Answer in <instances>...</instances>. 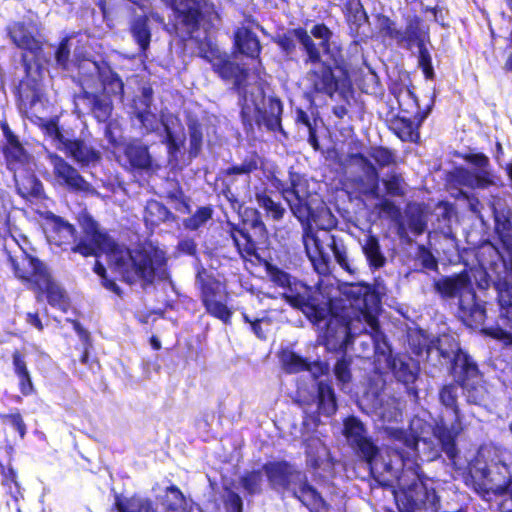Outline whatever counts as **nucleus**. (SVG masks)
Segmentation results:
<instances>
[{
  "instance_id": "c03bdc74",
  "label": "nucleus",
  "mask_w": 512,
  "mask_h": 512,
  "mask_svg": "<svg viewBox=\"0 0 512 512\" xmlns=\"http://www.w3.org/2000/svg\"><path fill=\"white\" fill-rule=\"evenodd\" d=\"M261 159L257 154L247 156L239 165H234L227 169V174H250L261 167Z\"/></svg>"
},
{
  "instance_id": "dca6fc26",
  "label": "nucleus",
  "mask_w": 512,
  "mask_h": 512,
  "mask_svg": "<svg viewBox=\"0 0 512 512\" xmlns=\"http://www.w3.org/2000/svg\"><path fill=\"white\" fill-rule=\"evenodd\" d=\"M392 371L395 379L406 387L409 395L418 396L415 382L419 377V361L406 354L393 355L391 349L382 359Z\"/></svg>"
},
{
  "instance_id": "393cba45",
  "label": "nucleus",
  "mask_w": 512,
  "mask_h": 512,
  "mask_svg": "<svg viewBox=\"0 0 512 512\" xmlns=\"http://www.w3.org/2000/svg\"><path fill=\"white\" fill-rule=\"evenodd\" d=\"M124 159L131 170L150 173L159 167L152 158L148 146L141 142L127 144L124 149Z\"/></svg>"
},
{
  "instance_id": "b1692460",
  "label": "nucleus",
  "mask_w": 512,
  "mask_h": 512,
  "mask_svg": "<svg viewBox=\"0 0 512 512\" xmlns=\"http://www.w3.org/2000/svg\"><path fill=\"white\" fill-rule=\"evenodd\" d=\"M63 151L81 167L95 166L101 159V154L90 144L81 139L62 140Z\"/></svg>"
},
{
  "instance_id": "5701e85b",
  "label": "nucleus",
  "mask_w": 512,
  "mask_h": 512,
  "mask_svg": "<svg viewBox=\"0 0 512 512\" xmlns=\"http://www.w3.org/2000/svg\"><path fill=\"white\" fill-rule=\"evenodd\" d=\"M352 158L362 170V175L359 176L357 180L360 191L368 197L380 199L382 194L380 192V179L376 167L363 154H355Z\"/></svg>"
},
{
  "instance_id": "7ed1b4c3",
  "label": "nucleus",
  "mask_w": 512,
  "mask_h": 512,
  "mask_svg": "<svg viewBox=\"0 0 512 512\" xmlns=\"http://www.w3.org/2000/svg\"><path fill=\"white\" fill-rule=\"evenodd\" d=\"M79 223L83 235L72 246V252L84 257L106 254L110 267L129 284L139 281L151 284L156 274L162 279L165 278V259L162 252L145 249L131 251L115 243L99 229L97 222L87 213L80 215Z\"/></svg>"
},
{
  "instance_id": "79ce46f5",
  "label": "nucleus",
  "mask_w": 512,
  "mask_h": 512,
  "mask_svg": "<svg viewBox=\"0 0 512 512\" xmlns=\"http://www.w3.org/2000/svg\"><path fill=\"white\" fill-rule=\"evenodd\" d=\"M310 37H314L319 40L316 46L319 48V52L323 50L324 53L329 54L330 52V40L333 36V32L323 23L314 25L308 32Z\"/></svg>"
},
{
  "instance_id": "4c0bfd02",
  "label": "nucleus",
  "mask_w": 512,
  "mask_h": 512,
  "mask_svg": "<svg viewBox=\"0 0 512 512\" xmlns=\"http://www.w3.org/2000/svg\"><path fill=\"white\" fill-rule=\"evenodd\" d=\"M361 245L370 267L377 269L384 266L386 258L381 251L377 237L369 235L361 242Z\"/></svg>"
},
{
  "instance_id": "3c124183",
  "label": "nucleus",
  "mask_w": 512,
  "mask_h": 512,
  "mask_svg": "<svg viewBox=\"0 0 512 512\" xmlns=\"http://www.w3.org/2000/svg\"><path fill=\"white\" fill-rule=\"evenodd\" d=\"M350 366L351 359L346 357L338 359L334 365V374L342 389H345L351 380Z\"/></svg>"
},
{
  "instance_id": "ddd939ff",
  "label": "nucleus",
  "mask_w": 512,
  "mask_h": 512,
  "mask_svg": "<svg viewBox=\"0 0 512 512\" xmlns=\"http://www.w3.org/2000/svg\"><path fill=\"white\" fill-rule=\"evenodd\" d=\"M465 160L472 164L473 168L456 169L452 175L455 185L470 189H484L495 185V176L490 169L488 157L482 153H472L467 155Z\"/></svg>"
},
{
  "instance_id": "864d4df0",
  "label": "nucleus",
  "mask_w": 512,
  "mask_h": 512,
  "mask_svg": "<svg viewBox=\"0 0 512 512\" xmlns=\"http://www.w3.org/2000/svg\"><path fill=\"white\" fill-rule=\"evenodd\" d=\"M378 27L380 33L389 39L398 42V38L401 35V29L396 27V24L387 16H380L378 18Z\"/></svg>"
},
{
  "instance_id": "bf43d9fd",
  "label": "nucleus",
  "mask_w": 512,
  "mask_h": 512,
  "mask_svg": "<svg viewBox=\"0 0 512 512\" xmlns=\"http://www.w3.org/2000/svg\"><path fill=\"white\" fill-rule=\"evenodd\" d=\"M46 134L51 138L58 150L63 149L62 140H69L59 129L56 123L50 122L46 125Z\"/></svg>"
},
{
  "instance_id": "72a5a7b5",
  "label": "nucleus",
  "mask_w": 512,
  "mask_h": 512,
  "mask_svg": "<svg viewBox=\"0 0 512 512\" xmlns=\"http://www.w3.org/2000/svg\"><path fill=\"white\" fill-rule=\"evenodd\" d=\"M389 436L395 441L393 449L398 453L400 458L404 460L406 457L409 458L411 453L417 452L419 440L411 435H408L402 429H387Z\"/></svg>"
},
{
  "instance_id": "69168bd1",
  "label": "nucleus",
  "mask_w": 512,
  "mask_h": 512,
  "mask_svg": "<svg viewBox=\"0 0 512 512\" xmlns=\"http://www.w3.org/2000/svg\"><path fill=\"white\" fill-rule=\"evenodd\" d=\"M226 504L230 512H242L243 502L241 497L236 492H228Z\"/></svg>"
},
{
  "instance_id": "f8f14e48",
  "label": "nucleus",
  "mask_w": 512,
  "mask_h": 512,
  "mask_svg": "<svg viewBox=\"0 0 512 512\" xmlns=\"http://www.w3.org/2000/svg\"><path fill=\"white\" fill-rule=\"evenodd\" d=\"M425 353L428 361L435 356L441 357L445 364H451V373L454 378H459L464 373L475 375L477 372L476 363L459 348L452 336L442 335L432 340L427 345Z\"/></svg>"
},
{
  "instance_id": "bb28decb",
  "label": "nucleus",
  "mask_w": 512,
  "mask_h": 512,
  "mask_svg": "<svg viewBox=\"0 0 512 512\" xmlns=\"http://www.w3.org/2000/svg\"><path fill=\"white\" fill-rule=\"evenodd\" d=\"M281 361L286 372L299 373L307 371L313 379H317L321 376L327 367L326 364L320 361L309 362L293 351H284L281 356Z\"/></svg>"
},
{
  "instance_id": "f257e3e1",
  "label": "nucleus",
  "mask_w": 512,
  "mask_h": 512,
  "mask_svg": "<svg viewBox=\"0 0 512 512\" xmlns=\"http://www.w3.org/2000/svg\"><path fill=\"white\" fill-rule=\"evenodd\" d=\"M209 24L204 23L202 30L193 38L198 44V51L202 58L209 61L213 70L224 80L232 81L239 94L241 105V118L245 127L252 129L256 123L264 126L268 131L280 132L286 135L282 128L281 118L283 105L280 99L267 96L265 84L238 64L229 60L226 53L208 35Z\"/></svg>"
},
{
  "instance_id": "6e6552de",
  "label": "nucleus",
  "mask_w": 512,
  "mask_h": 512,
  "mask_svg": "<svg viewBox=\"0 0 512 512\" xmlns=\"http://www.w3.org/2000/svg\"><path fill=\"white\" fill-rule=\"evenodd\" d=\"M433 287L444 299L458 298L459 315L470 325H479L485 320V308L476 301V294L467 272L442 276L435 279Z\"/></svg>"
},
{
  "instance_id": "774afa93",
  "label": "nucleus",
  "mask_w": 512,
  "mask_h": 512,
  "mask_svg": "<svg viewBox=\"0 0 512 512\" xmlns=\"http://www.w3.org/2000/svg\"><path fill=\"white\" fill-rule=\"evenodd\" d=\"M459 193L463 195L464 198L468 201V206L471 212L476 214L481 220L483 219L480 211V202L473 195H469L467 192H464L462 189L459 190Z\"/></svg>"
},
{
  "instance_id": "c85d7f7f",
  "label": "nucleus",
  "mask_w": 512,
  "mask_h": 512,
  "mask_svg": "<svg viewBox=\"0 0 512 512\" xmlns=\"http://www.w3.org/2000/svg\"><path fill=\"white\" fill-rule=\"evenodd\" d=\"M33 32V27L24 22H16L8 28V34L17 47L36 55L40 49V43L34 37Z\"/></svg>"
},
{
  "instance_id": "13d9d810",
  "label": "nucleus",
  "mask_w": 512,
  "mask_h": 512,
  "mask_svg": "<svg viewBox=\"0 0 512 512\" xmlns=\"http://www.w3.org/2000/svg\"><path fill=\"white\" fill-rule=\"evenodd\" d=\"M0 418L3 422H7L12 427H14L18 431L20 437L24 438L26 434V425L20 413L16 412L13 414H0Z\"/></svg>"
},
{
  "instance_id": "c9c22d12",
  "label": "nucleus",
  "mask_w": 512,
  "mask_h": 512,
  "mask_svg": "<svg viewBox=\"0 0 512 512\" xmlns=\"http://www.w3.org/2000/svg\"><path fill=\"white\" fill-rule=\"evenodd\" d=\"M115 506L118 512H159L157 503L139 495L123 499L117 498Z\"/></svg>"
},
{
  "instance_id": "37998d69",
  "label": "nucleus",
  "mask_w": 512,
  "mask_h": 512,
  "mask_svg": "<svg viewBox=\"0 0 512 512\" xmlns=\"http://www.w3.org/2000/svg\"><path fill=\"white\" fill-rule=\"evenodd\" d=\"M386 193L393 197H401L405 194L404 179L400 174L390 172L386 178L382 179Z\"/></svg>"
},
{
  "instance_id": "8fccbe9b",
  "label": "nucleus",
  "mask_w": 512,
  "mask_h": 512,
  "mask_svg": "<svg viewBox=\"0 0 512 512\" xmlns=\"http://www.w3.org/2000/svg\"><path fill=\"white\" fill-rule=\"evenodd\" d=\"M5 156L9 166L23 163L27 157L25 150L14 137L9 139V146L5 149Z\"/></svg>"
},
{
  "instance_id": "2eb2a0df",
  "label": "nucleus",
  "mask_w": 512,
  "mask_h": 512,
  "mask_svg": "<svg viewBox=\"0 0 512 512\" xmlns=\"http://www.w3.org/2000/svg\"><path fill=\"white\" fill-rule=\"evenodd\" d=\"M337 410V401L332 384L325 381H319L312 395L311 402L307 403L304 412L306 414L303 420V426L306 429L315 428L320 423V416L330 417Z\"/></svg>"
},
{
  "instance_id": "49530a36",
  "label": "nucleus",
  "mask_w": 512,
  "mask_h": 512,
  "mask_svg": "<svg viewBox=\"0 0 512 512\" xmlns=\"http://www.w3.org/2000/svg\"><path fill=\"white\" fill-rule=\"evenodd\" d=\"M290 186L283 190V196L298 197L308 195L306 180L297 173H290L289 176Z\"/></svg>"
},
{
  "instance_id": "58836bf2",
  "label": "nucleus",
  "mask_w": 512,
  "mask_h": 512,
  "mask_svg": "<svg viewBox=\"0 0 512 512\" xmlns=\"http://www.w3.org/2000/svg\"><path fill=\"white\" fill-rule=\"evenodd\" d=\"M163 505L168 511L188 512V502L176 486L167 488Z\"/></svg>"
},
{
  "instance_id": "7c9ffc66",
  "label": "nucleus",
  "mask_w": 512,
  "mask_h": 512,
  "mask_svg": "<svg viewBox=\"0 0 512 512\" xmlns=\"http://www.w3.org/2000/svg\"><path fill=\"white\" fill-rule=\"evenodd\" d=\"M430 111L428 108L425 112L421 113L419 111L416 112L417 124L414 120L406 116H398L392 123L393 129L399 138L403 141L416 142L419 138L418 127L422 124V122L426 119Z\"/></svg>"
},
{
  "instance_id": "412c9836",
  "label": "nucleus",
  "mask_w": 512,
  "mask_h": 512,
  "mask_svg": "<svg viewBox=\"0 0 512 512\" xmlns=\"http://www.w3.org/2000/svg\"><path fill=\"white\" fill-rule=\"evenodd\" d=\"M398 487L410 510L420 511L426 506V500L429 499L430 495L424 488L416 470L403 471L398 477Z\"/></svg>"
},
{
  "instance_id": "4d7b16f0",
  "label": "nucleus",
  "mask_w": 512,
  "mask_h": 512,
  "mask_svg": "<svg viewBox=\"0 0 512 512\" xmlns=\"http://www.w3.org/2000/svg\"><path fill=\"white\" fill-rule=\"evenodd\" d=\"M417 260L420 262L421 266L425 269L434 271V270H437V268H438V261H437L436 257L424 245H420L418 247Z\"/></svg>"
},
{
  "instance_id": "6e6d98bb",
  "label": "nucleus",
  "mask_w": 512,
  "mask_h": 512,
  "mask_svg": "<svg viewBox=\"0 0 512 512\" xmlns=\"http://www.w3.org/2000/svg\"><path fill=\"white\" fill-rule=\"evenodd\" d=\"M369 156L380 166L386 167L395 162L393 153L384 147L372 148L369 152Z\"/></svg>"
},
{
  "instance_id": "aec40b11",
  "label": "nucleus",
  "mask_w": 512,
  "mask_h": 512,
  "mask_svg": "<svg viewBox=\"0 0 512 512\" xmlns=\"http://www.w3.org/2000/svg\"><path fill=\"white\" fill-rule=\"evenodd\" d=\"M49 161L55 180L60 186L73 192L92 193L94 191L91 184L64 158L57 154H50Z\"/></svg>"
},
{
  "instance_id": "f704fd0d",
  "label": "nucleus",
  "mask_w": 512,
  "mask_h": 512,
  "mask_svg": "<svg viewBox=\"0 0 512 512\" xmlns=\"http://www.w3.org/2000/svg\"><path fill=\"white\" fill-rule=\"evenodd\" d=\"M235 46L238 51L248 57H257L260 53V43L255 33L246 27L238 28L235 32Z\"/></svg>"
},
{
  "instance_id": "4468645a",
  "label": "nucleus",
  "mask_w": 512,
  "mask_h": 512,
  "mask_svg": "<svg viewBox=\"0 0 512 512\" xmlns=\"http://www.w3.org/2000/svg\"><path fill=\"white\" fill-rule=\"evenodd\" d=\"M343 432L351 448L369 464L371 472L375 474L378 471L376 458L379 449L368 436L364 424L354 416L348 417L344 421Z\"/></svg>"
},
{
  "instance_id": "1a4fd4ad",
  "label": "nucleus",
  "mask_w": 512,
  "mask_h": 512,
  "mask_svg": "<svg viewBox=\"0 0 512 512\" xmlns=\"http://www.w3.org/2000/svg\"><path fill=\"white\" fill-rule=\"evenodd\" d=\"M267 273L274 284L285 289L284 297L291 306L315 322L324 320L329 311L320 306L319 294L312 287L273 265L267 266Z\"/></svg>"
},
{
  "instance_id": "5fc2aeb1",
  "label": "nucleus",
  "mask_w": 512,
  "mask_h": 512,
  "mask_svg": "<svg viewBox=\"0 0 512 512\" xmlns=\"http://www.w3.org/2000/svg\"><path fill=\"white\" fill-rule=\"evenodd\" d=\"M204 306L207 312L212 316L222 320L225 323L229 321L232 313L221 301H218L217 299L212 300L208 303H205Z\"/></svg>"
},
{
  "instance_id": "0eeeda50",
  "label": "nucleus",
  "mask_w": 512,
  "mask_h": 512,
  "mask_svg": "<svg viewBox=\"0 0 512 512\" xmlns=\"http://www.w3.org/2000/svg\"><path fill=\"white\" fill-rule=\"evenodd\" d=\"M152 97V88L143 87L140 95L133 99L131 114L139 123L143 134L155 132L161 137V142L167 145L169 163H176L184 144L183 129L177 118L158 119L157 115L152 112Z\"/></svg>"
},
{
  "instance_id": "9b49d317",
  "label": "nucleus",
  "mask_w": 512,
  "mask_h": 512,
  "mask_svg": "<svg viewBox=\"0 0 512 512\" xmlns=\"http://www.w3.org/2000/svg\"><path fill=\"white\" fill-rule=\"evenodd\" d=\"M460 388V383L457 382L446 384L440 389L439 400L443 406L453 411L454 421L450 425L440 421L433 430L435 437L441 444L442 450L451 460H454L457 456L458 451L455 440L462 430L463 415L458 407Z\"/></svg>"
},
{
  "instance_id": "a211bd4d",
  "label": "nucleus",
  "mask_w": 512,
  "mask_h": 512,
  "mask_svg": "<svg viewBox=\"0 0 512 512\" xmlns=\"http://www.w3.org/2000/svg\"><path fill=\"white\" fill-rule=\"evenodd\" d=\"M315 67L307 73L306 79L310 88L316 94H321L333 98L336 93L341 94L347 86L344 78L337 77L332 68L325 65L320 60L314 64Z\"/></svg>"
},
{
  "instance_id": "0e129e2a",
  "label": "nucleus",
  "mask_w": 512,
  "mask_h": 512,
  "mask_svg": "<svg viewBox=\"0 0 512 512\" xmlns=\"http://www.w3.org/2000/svg\"><path fill=\"white\" fill-rule=\"evenodd\" d=\"M12 361L14 372L17 376L29 372L27 369L26 361L24 359V355L20 351L16 350L13 352Z\"/></svg>"
},
{
  "instance_id": "473e14b6",
  "label": "nucleus",
  "mask_w": 512,
  "mask_h": 512,
  "mask_svg": "<svg viewBox=\"0 0 512 512\" xmlns=\"http://www.w3.org/2000/svg\"><path fill=\"white\" fill-rule=\"evenodd\" d=\"M422 42H429L428 33L421 27L418 18L410 19L404 30H401V35L398 38V44L408 50Z\"/></svg>"
},
{
  "instance_id": "9d476101",
  "label": "nucleus",
  "mask_w": 512,
  "mask_h": 512,
  "mask_svg": "<svg viewBox=\"0 0 512 512\" xmlns=\"http://www.w3.org/2000/svg\"><path fill=\"white\" fill-rule=\"evenodd\" d=\"M174 14V29L183 40L198 38L203 24H209L217 17L214 5L205 0H162Z\"/></svg>"
},
{
  "instance_id": "39448f33",
  "label": "nucleus",
  "mask_w": 512,
  "mask_h": 512,
  "mask_svg": "<svg viewBox=\"0 0 512 512\" xmlns=\"http://www.w3.org/2000/svg\"><path fill=\"white\" fill-rule=\"evenodd\" d=\"M307 197L308 195L286 196L285 200L288 202L293 215L301 222L303 229L302 242L314 269L320 275L329 274L332 258H334L342 269L353 274L355 269L349 261L344 240L326 229L318 232L314 231L310 222L313 210L307 201Z\"/></svg>"
},
{
  "instance_id": "ea45409f",
  "label": "nucleus",
  "mask_w": 512,
  "mask_h": 512,
  "mask_svg": "<svg viewBox=\"0 0 512 512\" xmlns=\"http://www.w3.org/2000/svg\"><path fill=\"white\" fill-rule=\"evenodd\" d=\"M239 485L250 496L260 494L263 485V473L260 470L246 472L239 478Z\"/></svg>"
},
{
  "instance_id": "de8ad7c7",
  "label": "nucleus",
  "mask_w": 512,
  "mask_h": 512,
  "mask_svg": "<svg viewBox=\"0 0 512 512\" xmlns=\"http://www.w3.org/2000/svg\"><path fill=\"white\" fill-rule=\"evenodd\" d=\"M212 214V208L208 206L200 207L192 216L184 221V225L187 229L197 230L211 219Z\"/></svg>"
},
{
  "instance_id": "e433bc0d",
  "label": "nucleus",
  "mask_w": 512,
  "mask_h": 512,
  "mask_svg": "<svg viewBox=\"0 0 512 512\" xmlns=\"http://www.w3.org/2000/svg\"><path fill=\"white\" fill-rule=\"evenodd\" d=\"M130 31L140 51L145 52L151 41V29L149 19L146 16L135 17L130 24Z\"/></svg>"
},
{
  "instance_id": "09e8293b",
  "label": "nucleus",
  "mask_w": 512,
  "mask_h": 512,
  "mask_svg": "<svg viewBox=\"0 0 512 512\" xmlns=\"http://www.w3.org/2000/svg\"><path fill=\"white\" fill-rule=\"evenodd\" d=\"M74 37L64 38L55 50V62L57 67L67 69L70 59V49L73 45Z\"/></svg>"
},
{
  "instance_id": "6ab92c4d",
  "label": "nucleus",
  "mask_w": 512,
  "mask_h": 512,
  "mask_svg": "<svg viewBox=\"0 0 512 512\" xmlns=\"http://www.w3.org/2000/svg\"><path fill=\"white\" fill-rule=\"evenodd\" d=\"M276 43L287 56H291L295 52L296 43H299L301 50L306 55L305 63L315 64L320 62L319 48L304 28L299 27L288 30L283 35L278 36Z\"/></svg>"
},
{
  "instance_id": "f3484780",
  "label": "nucleus",
  "mask_w": 512,
  "mask_h": 512,
  "mask_svg": "<svg viewBox=\"0 0 512 512\" xmlns=\"http://www.w3.org/2000/svg\"><path fill=\"white\" fill-rule=\"evenodd\" d=\"M28 260L32 269L30 275H18L22 278H31L39 289L47 294L48 303L65 312L68 308V304L64 290L51 279L44 264L40 260L33 257H29Z\"/></svg>"
},
{
  "instance_id": "a878e982",
  "label": "nucleus",
  "mask_w": 512,
  "mask_h": 512,
  "mask_svg": "<svg viewBox=\"0 0 512 512\" xmlns=\"http://www.w3.org/2000/svg\"><path fill=\"white\" fill-rule=\"evenodd\" d=\"M460 383L461 389L466 397V401L473 405H486L489 399V392L484 385L479 370L475 375L464 373L459 378H455Z\"/></svg>"
},
{
  "instance_id": "e2e57ef3",
  "label": "nucleus",
  "mask_w": 512,
  "mask_h": 512,
  "mask_svg": "<svg viewBox=\"0 0 512 512\" xmlns=\"http://www.w3.org/2000/svg\"><path fill=\"white\" fill-rule=\"evenodd\" d=\"M405 101H409L411 103L409 104V106L407 108L402 109L403 112L412 114L414 112L413 107H415L417 109L419 108L416 95L409 89H406L400 93L399 98H398L400 107L403 106Z\"/></svg>"
},
{
  "instance_id": "a18cd8bd",
  "label": "nucleus",
  "mask_w": 512,
  "mask_h": 512,
  "mask_svg": "<svg viewBox=\"0 0 512 512\" xmlns=\"http://www.w3.org/2000/svg\"><path fill=\"white\" fill-rule=\"evenodd\" d=\"M427 42L416 45L418 51V65L422 69L427 79H433L435 76L431 54L426 46Z\"/></svg>"
},
{
  "instance_id": "338daca9",
  "label": "nucleus",
  "mask_w": 512,
  "mask_h": 512,
  "mask_svg": "<svg viewBox=\"0 0 512 512\" xmlns=\"http://www.w3.org/2000/svg\"><path fill=\"white\" fill-rule=\"evenodd\" d=\"M18 378H19V388H20L21 393L25 396L30 395L34 390L30 373L27 372L22 375H18Z\"/></svg>"
},
{
  "instance_id": "c756f323",
  "label": "nucleus",
  "mask_w": 512,
  "mask_h": 512,
  "mask_svg": "<svg viewBox=\"0 0 512 512\" xmlns=\"http://www.w3.org/2000/svg\"><path fill=\"white\" fill-rule=\"evenodd\" d=\"M75 228L60 217L53 216L46 230V237L51 245L62 247L75 241Z\"/></svg>"
},
{
  "instance_id": "603ef678",
  "label": "nucleus",
  "mask_w": 512,
  "mask_h": 512,
  "mask_svg": "<svg viewBox=\"0 0 512 512\" xmlns=\"http://www.w3.org/2000/svg\"><path fill=\"white\" fill-rule=\"evenodd\" d=\"M203 143V133L201 126L197 123L189 125V154L196 157L201 150Z\"/></svg>"
},
{
  "instance_id": "a19ab883",
  "label": "nucleus",
  "mask_w": 512,
  "mask_h": 512,
  "mask_svg": "<svg viewBox=\"0 0 512 512\" xmlns=\"http://www.w3.org/2000/svg\"><path fill=\"white\" fill-rule=\"evenodd\" d=\"M170 216L169 210L157 201L148 202L145 210V220L151 225H158Z\"/></svg>"
},
{
  "instance_id": "20e7f679",
  "label": "nucleus",
  "mask_w": 512,
  "mask_h": 512,
  "mask_svg": "<svg viewBox=\"0 0 512 512\" xmlns=\"http://www.w3.org/2000/svg\"><path fill=\"white\" fill-rule=\"evenodd\" d=\"M489 208L494 218L497 245L484 244L479 251V263L484 270V284L481 288L493 285L497 292L502 325L512 330V222L511 211L505 199L493 195Z\"/></svg>"
},
{
  "instance_id": "f03ea898",
  "label": "nucleus",
  "mask_w": 512,
  "mask_h": 512,
  "mask_svg": "<svg viewBox=\"0 0 512 512\" xmlns=\"http://www.w3.org/2000/svg\"><path fill=\"white\" fill-rule=\"evenodd\" d=\"M348 296L351 307L344 310L342 315H332L326 323L327 348L346 350L357 344L362 348L364 357L374 352L378 361H382L390 346L379 329V296L366 285H352Z\"/></svg>"
},
{
  "instance_id": "680f3d73",
  "label": "nucleus",
  "mask_w": 512,
  "mask_h": 512,
  "mask_svg": "<svg viewBox=\"0 0 512 512\" xmlns=\"http://www.w3.org/2000/svg\"><path fill=\"white\" fill-rule=\"evenodd\" d=\"M218 284L212 281L201 284V299L203 304L217 299Z\"/></svg>"
},
{
  "instance_id": "052dcab7",
  "label": "nucleus",
  "mask_w": 512,
  "mask_h": 512,
  "mask_svg": "<svg viewBox=\"0 0 512 512\" xmlns=\"http://www.w3.org/2000/svg\"><path fill=\"white\" fill-rule=\"evenodd\" d=\"M260 205L267 211L272 213L274 219H281L284 215V209L270 197L263 196L259 199Z\"/></svg>"
},
{
  "instance_id": "423d86ee",
  "label": "nucleus",
  "mask_w": 512,
  "mask_h": 512,
  "mask_svg": "<svg viewBox=\"0 0 512 512\" xmlns=\"http://www.w3.org/2000/svg\"><path fill=\"white\" fill-rule=\"evenodd\" d=\"M263 472L275 492L297 499L309 512H328L330 505L308 481L307 474L295 465L287 461L268 462Z\"/></svg>"
},
{
  "instance_id": "4be33fe9",
  "label": "nucleus",
  "mask_w": 512,
  "mask_h": 512,
  "mask_svg": "<svg viewBox=\"0 0 512 512\" xmlns=\"http://www.w3.org/2000/svg\"><path fill=\"white\" fill-rule=\"evenodd\" d=\"M363 402L383 422H398L402 417L398 399L385 391L368 392L364 396Z\"/></svg>"
},
{
  "instance_id": "2f4dec72",
  "label": "nucleus",
  "mask_w": 512,
  "mask_h": 512,
  "mask_svg": "<svg viewBox=\"0 0 512 512\" xmlns=\"http://www.w3.org/2000/svg\"><path fill=\"white\" fill-rule=\"evenodd\" d=\"M79 100L88 107L99 122H106L110 118L113 107L108 97L84 91L79 96Z\"/></svg>"
},
{
  "instance_id": "cd10ccee",
  "label": "nucleus",
  "mask_w": 512,
  "mask_h": 512,
  "mask_svg": "<svg viewBox=\"0 0 512 512\" xmlns=\"http://www.w3.org/2000/svg\"><path fill=\"white\" fill-rule=\"evenodd\" d=\"M81 68H87L92 74H97L103 85V89L107 93L119 96L122 95L124 88L123 82L110 67L104 64L100 65L94 61H85Z\"/></svg>"
}]
</instances>
